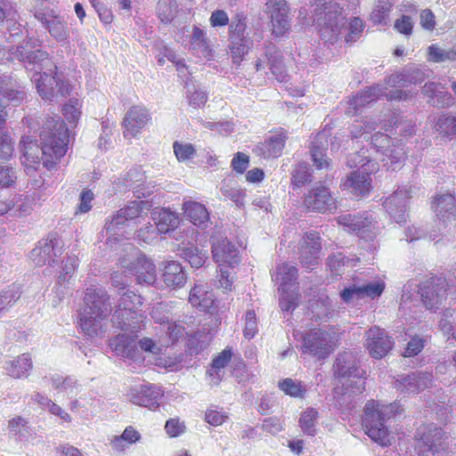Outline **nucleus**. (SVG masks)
Wrapping results in <instances>:
<instances>
[{
    "label": "nucleus",
    "mask_w": 456,
    "mask_h": 456,
    "mask_svg": "<svg viewBox=\"0 0 456 456\" xmlns=\"http://www.w3.org/2000/svg\"><path fill=\"white\" fill-rule=\"evenodd\" d=\"M270 28L275 38L285 37L290 29L289 8L286 0H267Z\"/></svg>",
    "instance_id": "obj_15"
},
{
    "label": "nucleus",
    "mask_w": 456,
    "mask_h": 456,
    "mask_svg": "<svg viewBox=\"0 0 456 456\" xmlns=\"http://www.w3.org/2000/svg\"><path fill=\"white\" fill-rule=\"evenodd\" d=\"M449 282L445 278L432 276L421 281L418 293L424 306L436 310L446 298Z\"/></svg>",
    "instance_id": "obj_11"
},
{
    "label": "nucleus",
    "mask_w": 456,
    "mask_h": 456,
    "mask_svg": "<svg viewBox=\"0 0 456 456\" xmlns=\"http://www.w3.org/2000/svg\"><path fill=\"white\" fill-rule=\"evenodd\" d=\"M258 331L256 315L254 310L247 311L245 314L244 336L252 338Z\"/></svg>",
    "instance_id": "obj_62"
},
{
    "label": "nucleus",
    "mask_w": 456,
    "mask_h": 456,
    "mask_svg": "<svg viewBox=\"0 0 456 456\" xmlns=\"http://www.w3.org/2000/svg\"><path fill=\"white\" fill-rule=\"evenodd\" d=\"M310 4L315 5L312 23L308 20L307 10L304 7L298 12V21L302 26L315 25L317 34L324 44L335 45L341 40L346 23L347 26L344 39L346 44L356 42L362 37L365 23L359 17L346 20L340 4L332 0H310Z\"/></svg>",
    "instance_id": "obj_2"
},
{
    "label": "nucleus",
    "mask_w": 456,
    "mask_h": 456,
    "mask_svg": "<svg viewBox=\"0 0 456 456\" xmlns=\"http://www.w3.org/2000/svg\"><path fill=\"white\" fill-rule=\"evenodd\" d=\"M433 375L427 371H413L397 379L395 387L403 393H419L432 385Z\"/></svg>",
    "instance_id": "obj_21"
},
{
    "label": "nucleus",
    "mask_w": 456,
    "mask_h": 456,
    "mask_svg": "<svg viewBox=\"0 0 456 456\" xmlns=\"http://www.w3.org/2000/svg\"><path fill=\"white\" fill-rule=\"evenodd\" d=\"M26 94L19 84L10 76H0V111H6L8 106H19Z\"/></svg>",
    "instance_id": "obj_19"
},
{
    "label": "nucleus",
    "mask_w": 456,
    "mask_h": 456,
    "mask_svg": "<svg viewBox=\"0 0 456 456\" xmlns=\"http://www.w3.org/2000/svg\"><path fill=\"white\" fill-rule=\"evenodd\" d=\"M431 208L444 227L456 219V201H434Z\"/></svg>",
    "instance_id": "obj_39"
},
{
    "label": "nucleus",
    "mask_w": 456,
    "mask_h": 456,
    "mask_svg": "<svg viewBox=\"0 0 456 456\" xmlns=\"http://www.w3.org/2000/svg\"><path fill=\"white\" fill-rule=\"evenodd\" d=\"M158 18L163 24H170L177 15L176 0H155Z\"/></svg>",
    "instance_id": "obj_37"
},
{
    "label": "nucleus",
    "mask_w": 456,
    "mask_h": 456,
    "mask_svg": "<svg viewBox=\"0 0 456 456\" xmlns=\"http://www.w3.org/2000/svg\"><path fill=\"white\" fill-rule=\"evenodd\" d=\"M391 12V4H377L370 13V20L375 24L386 22Z\"/></svg>",
    "instance_id": "obj_64"
},
{
    "label": "nucleus",
    "mask_w": 456,
    "mask_h": 456,
    "mask_svg": "<svg viewBox=\"0 0 456 456\" xmlns=\"http://www.w3.org/2000/svg\"><path fill=\"white\" fill-rule=\"evenodd\" d=\"M213 293L203 284L195 285L190 291L189 302L200 311H209L214 306Z\"/></svg>",
    "instance_id": "obj_31"
},
{
    "label": "nucleus",
    "mask_w": 456,
    "mask_h": 456,
    "mask_svg": "<svg viewBox=\"0 0 456 456\" xmlns=\"http://www.w3.org/2000/svg\"><path fill=\"white\" fill-rule=\"evenodd\" d=\"M20 286L15 284L0 291V313L11 307L20 297Z\"/></svg>",
    "instance_id": "obj_49"
},
{
    "label": "nucleus",
    "mask_w": 456,
    "mask_h": 456,
    "mask_svg": "<svg viewBox=\"0 0 456 456\" xmlns=\"http://www.w3.org/2000/svg\"><path fill=\"white\" fill-rule=\"evenodd\" d=\"M163 396L160 387L154 385H142L139 390L131 392V401L140 406L154 410L159 407Z\"/></svg>",
    "instance_id": "obj_24"
},
{
    "label": "nucleus",
    "mask_w": 456,
    "mask_h": 456,
    "mask_svg": "<svg viewBox=\"0 0 456 456\" xmlns=\"http://www.w3.org/2000/svg\"><path fill=\"white\" fill-rule=\"evenodd\" d=\"M273 279L281 281V297L280 306L282 311H292L299 304V294L295 291H289V286L297 279V269L296 266L284 263L277 266Z\"/></svg>",
    "instance_id": "obj_9"
},
{
    "label": "nucleus",
    "mask_w": 456,
    "mask_h": 456,
    "mask_svg": "<svg viewBox=\"0 0 456 456\" xmlns=\"http://www.w3.org/2000/svg\"><path fill=\"white\" fill-rule=\"evenodd\" d=\"M232 356V348L226 347L212 360L211 368L208 370V373L210 377L215 378L216 382L222 379L224 369L231 362Z\"/></svg>",
    "instance_id": "obj_36"
},
{
    "label": "nucleus",
    "mask_w": 456,
    "mask_h": 456,
    "mask_svg": "<svg viewBox=\"0 0 456 456\" xmlns=\"http://www.w3.org/2000/svg\"><path fill=\"white\" fill-rule=\"evenodd\" d=\"M37 19L39 20L49 33L58 41L66 40L69 37V30L63 21L57 19V17L52 20H46L44 15H36Z\"/></svg>",
    "instance_id": "obj_42"
},
{
    "label": "nucleus",
    "mask_w": 456,
    "mask_h": 456,
    "mask_svg": "<svg viewBox=\"0 0 456 456\" xmlns=\"http://www.w3.org/2000/svg\"><path fill=\"white\" fill-rule=\"evenodd\" d=\"M7 111H0V159H8L12 156L14 147L10 133L5 129Z\"/></svg>",
    "instance_id": "obj_35"
},
{
    "label": "nucleus",
    "mask_w": 456,
    "mask_h": 456,
    "mask_svg": "<svg viewBox=\"0 0 456 456\" xmlns=\"http://www.w3.org/2000/svg\"><path fill=\"white\" fill-rule=\"evenodd\" d=\"M396 404H381L374 400L365 404L363 427L365 433L375 443L381 446L391 445L394 437L387 426V421L397 412Z\"/></svg>",
    "instance_id": "obj_4"
},
{
    "label": "nucleus",
    "mask_w": 456,
    "mask_h": 456,
    "mask_svg": "<svg viewBox=\"0 0 456 456\" xmlns=\"http://www.w3.org/2000/svg\"><path fill=\"white\" fill-rule=\"evenodd\" d=\"M119 295L111 322L121 330L137 333L145 318L140 309L142 305V297L131 290H126L122 294L119 292Z\"/></svg>",
    "instance_id": "obj_6"
},
{
    "label": "nucleus",
    "mask_w": 456,
    "mask_h": 456,
    "mask_svg": "<svg viewBox=\"0 0 456 456\" xmlns=\"http://www.w3.org/2000/svg\"><path fill=\"white\" fill-rule=\"evenodd\" d=\"M183 206L185 216L193 224L202 226L208 222V211L200 201H184Z\"/></svg>",
    "instance_id": "obj_32"
},
{
    "label": "nucleus",
    "mask_w": 456,
    "mask_h": 456,
    "mask_svg": "<svg viewBox=\"0 0 456 456\" xmlns=\"http://www.w3.org/2000/svg\"><path fill=\"white\" fill-rule=\"evenodd\" d=\"M338 223L347 227L349 232H359L360 231L370 227L371 220L367 213H364V216L346 214L338 217Z\"/></svg>",
    "instance_id": "obj_38"
},
{
    "label": "nucleus",
    "mask_w": 456,
    "mask_h": 456,
    "mask_svg": "<svg viewBox=\"0 0 456 456\" xmlns=\"http://www.w3.org/2000/svg\"><path fill=\"white\" fill-rule=\"evenodd\" d=\"M127 332L111 338L110 340V346L117 355L134 359L137 354L136 343L134 341L136 333Z\"/></svg>",
    "instance_id": "obj_25"
},
{
    "label": "nucleus",
    "mask_w": 456,
    "mask_h": 456,
    "mask_svg": "<svg viewBox=\"0 0 456 456\" xmlns=\"http://www.w3.org/2000/svg\"><path fill=\"white\" fill-rule=\"evenodd\" d=\"M180 255L194 268L201 267L208 258L206 250H200L194 246L182 248L180 249Z\"/></svg>",
    "instance_id": "obj_44"
},
{
    "label": "nucleus",
    "mask_w": 456,
    "mask_h": 456,
    "mask_svg": "<svg viewBox=\"0 0 456 456\" xmlns=\"http://www.w3.org/2000/svg\"><path fill=\"white\" fill-rule=\"evenodd\" d=\"M318 415V411L314 408H308L301 414L299 419V426L305 434L308 436L315 435V423Z\"/></svg>",
    "instance_id": "obj_48"
},
{
    "label": "nucleus",
    "mask_w": 456,
    "mask_h": 456,
    "mask_svg": "<svg viewBox=\"0 0 456 456\" xmlns=\"http://www.w3.org/2000/svg\"><path fill=\"white\" fill-rule=\"evenodd\" d=\"M383 95L379 86H367L348 101L349 109L356 112L360 108L377 102Z\"/></svg>",
    "instance_id": "obj_28"
},
{
    "label": "nucleus",
    "mask_w": 456,
    "mask_h": 456,
    "mask_svg": "<svg viewBox=\"0 0 456 456\" xmlns=\"http://www.w3.org/2000/svg\"><path fill=\"white\" fill-rule=\"evenodd\" d=\"M455 121L456 116H443L436 124V130L445 136L453 135Z\"/></svg>",
    "instance_id": "obj_60"
},
{
    "label": "nucleus",
    "mask_w": 456,
    "mask_h": 456,
    "mask_svg": "<svg viewBox=\"0 0 456 456\" xmlns=\"http://www.w3.org/2000/svg\"><path fill=\"white\" fill-rule=\"evenodd\" d=\"M152 123L150 110L142 104L132 105L125 113L121 122L125 139L139 138L142 131Z\"/></svg>",
    "instance_id": "obj_10"
},
{
    "label": "nucleus",
    "mask_w": 456,
    "mask_h": 456,
    "mask_svg": "<svg viewBox=\"0 0 456 456\" xmlns=\"http://www.w3.org/2000/svg\"><path fill=\"white\" fill-rule=\"evenodd\" d=\"M211 252L214 261L219 265L233 266L240 262L239 250L221 231L211 235Z\"/></svg>",
    "instance_id": "obj_13"
},
{
    "label": "nucleus",
    "mask_w": 456,
    "mask_h": 456,
    "mask_svg": "<svg viewBox=\"0 0 456 456\" xmlns=\"http://www.w3.org/2000/svg\"><path fill=\"white\" fill-rule=\"evenodd\" d=\"M152 218L155 221L156 228L159 233L169 234L176 240V229L180 224V217L177 213L170 208L153 210Z\"/></svg>",
    "instance_id": "obj_23"
},
{
    "label": "nucleus",
    "mask_w": 456,
    "mask_h": 456,
    "mask_svg": "<svg viewBox=\"0 0 456 456\" xmlns=\"http://www.w3.org/2000/svg\"><path fill=\"white\" fill-rule=\"evenodd\" d=\"M15 169L10 166L0 165V188H10L16 183Z\"/></svg>",
    "instance_id": "obj_57"
},
{
    "label": "nucleus",
    "mask_w": 456,
    "mask_h": 456,
    "mask_svg": "<svg viewBox=\"0 0 456 456\" xmlns=\"http://www.w3.org/2000/svg\"><path fill=\"white\" fill-rule=\"evenodd\" d=\"M288 139L287 133L281 131L271 135L257 146L259 155L264 159H275L282 154Z\"/></svg>",
    "instance_id": "obj_26"
},
{
    "label": "nucleus",
    "mask_w": 456,
    "mask_h": 456,
    "mask_svg": "<svg viewBox=\"0 0 456 456\" xmlns=\"http://www.w3.org/2000/svg\"><path fill=\"white\" fill-rule=\"evenodd\" d=\"M58 255H61V246L60 241L51 235V238L38 241L30 252V258L39 266L53 265L57 262L54 257Z\"/></svg>",
    "instance_id": "obj_18"
},
{
    "label": "nucleus",
    "mask_w": 456,
    "mask_h": 456,
    "mask_svg": "<svg viewBox=\"0 0 456 456\" xmlns=\"http://www.w3.org/2000/svg\"><path fill=\"white\" fill-rule=\"evenodd\" d=\"M365 346L373 358L380 359L391 350L393 342L385 330L374 326L366 332Z\"/></svg>",
    "instance_id": "obj_20"
},
{
    "label": "nucleus",
    "mask_w": 456,
    "mask_h": 456,
    "mask_svg": "<svg viewBox=\"0 0 456 456\" xmlns=\"http://www.w3.org/2000/svg\"><path fill=\"white\" fill-rule=\"evenodd\" d=\"M428 59L433 62L454 61L456 60V50L444 51L436 44H433L428 48Z\"/></svg>",
    "instance_id": "obj_51"
},
{
    "label": "nucleus",
    "mask_w": 456,
    "mask_h": 456,
    "mask_svg": "<svg viewBox=\"0 0 456 456\" xmlns=\"http://www.w3.org/2000/svg\"><path fill=\"white\" fill-rule=\"evenodd\" d=\"M37 76V77H35L36 87L41 98L51 102L53 101L56 96V77L45 72L38 73Z\"/></svg>",
    "instance_id": "obj_34"
},
{
    "label": "nucleus",
    "mask_w": 456,
    "mask_h": 456,
    "mask_svg": "<svg viewBox=\"0 0 456 456\" xmlns=\"http://www.w3.org/2000/svg\"><path fill=\"white\" fill-rule=\"evenodd\" d=\"M150 202L151 201H129L126 207L120 208L116 215L111 216V219H108L102 232V236H104L103 233H105V243L113 247V241L117 240V238L112 237L117 234L118 231L124 227L126 221L142 217L144 214H147L151 207Z\"/></svg>",
    "instance_id": "obj_7"
},
{
    "label": "nucleus",
    "mask_w": 456,
    "mask_h": 456,
    "mask_svg": "<svg viewBox=\"0 0 456 456\" xmlns=\"http://www.w3.org/2000/svg\"><path fill=\"white\" fill-rule=\"evenodd\" d=\"M355 383L345 382L341 387L334 388L335 405L343 411L350 412L355 408L354 396L361 393H355Z\"/></svg>",
    "instance_id": "obj_27"
},
{
    "label": "nucleus",
    "mask_w": 456,
    "mask_h": 456,
    "mask_svg": "<svg viewBox=\"0 0 456 456\" xmlns=\"http://www.w3.org/2000/svg\"><path fill=\"white\" fill-rule=\"evenodd\" d=\"M78 265V258L77 256H69L65 261V264L62 267L61 274L59 276L58 282L61 283L69 281L73 273H75L76 268Z\"/></svg>",
    "instance_id": "obj_59"
},
{
    "label": "nucleus",
    "mask_w": 456,
    "mask_h": 456,
    "mask_svg": "<svg viewBox=\"0 0 456 456\" xmlns=\"http://www.w3.org/2000/svg\"><path fill=\"white\" fill-rule=\"evenodd\" d=\"M378 170V165L372 164L371 169L368 170L362 165L361 168L351 172L340 183L342 190L350 191L356 196H368L372 190L371 175Z\"/></svg>",
    "instance_id": "obj_14"
},
{
    "label": "nucleus",
    "mask_w": 456,
    "mask_h": 456,
    "mask_svg": "<svg viewBox=\"0 0 456 456\" xmlns=\"http://www.w3.org/2000/svg\"><path fill=\"white\" fill-rule=\"evenodd\" d=\"M312 175L305 165H298L292 173L291 186L300 188L311 181Z\"/></svg>",
    "instance_id": "obj_53"
},
{
    "label": "nucleus",
    "mask_w": 456,
    "mask_h": 456,
    "mask_svg": "<svg viewBox=\"0 0 456 456\" xmlns=\"http://www.w3.org/2000/svg\"><path fill=\"white\" fill-rule=\"evenodd\" d=\"M111 312L107 291L102 288H87L84 297V307L80 312L79 324L87 337L93 338L102 330V321Z\"/></svg>",
    "instance_id": "obj_3"
},
{
    "label": "nucleus",
    "mask_w": 456,
    "mask_h": 456,
    "mask_svg": "<svg viewBox=\"0 0 456 456\" xmlns=\"http://www.w3.org/2000/svg\"><path fill=\"white\" fill-rule=\"evenodd\" d=\"M279 387L286 395L294 397H303L306 392L305 387H303L300 382L293 380L292 379H283L279 383Z\"/></svg>",
    "instance_id": "obj_54"
},
{
    "label": "nucleus",
    "mask_w": 456,
    "mask_h": 456,
    "mask_svg": "<svg viewBox=\"0 0 456 456\" xmlns=\"http://www.w3.org/2000/svg\"><path fill=\"white\" fill-rule=\"evenodd\" d=\"M249 165V157L244 152L238 151L234 154L231 167L237 174H244Z\"/></svg>",
    "instance_id": "obj_63"
},
{
    "label": "nucleus",
    "mask_w": 456,
    "mask_h": 456,
    "mask_svg": "<svg viewBox=\"0 0 456 456\" xmlns=\"http://www.w3.org/2000/svg\"><path fill=\"white\" fill-rule=\"evenodd\" d=\"M320 250L321 242L318 233L307 232L299 250V261L302 266L314 269L319 264Z\"/></svg>",
    "instance_id": "obj_22"
},
{
    "label": "nucleus",
    "mask_w": 456,
    "mask_h": 456,
    "mask_svg": "<svg viewBox=\"0 0 456 456\" xmlns=\"http://www.w3.org/2000/svg\"><path fill=\"white\" fill-rule=\"evenodd\" d=\"M51 383L55 389L64 391L70 395H77L80 387V385L77 383V380L75 379L74 378H62L58 374H55L51 378Z\"/></svg>",
    "instance_id": "obj_45"
},
{
    "label": "nucleus",
    "mask_w": 456,
    "mask_h": 456,
    "mask_svg": "<svg viewBox=\"0 0 456 456\" xmlns=\"http://www.w3.org/2000/svg\"><path fill=\"white\" fill-rule=\"evenodd\" d=\"M417 439L419 456H444L448 446L445 443V434L441 428L433 424L418 428Z\"/></svg>",
    "instance_id": "obj_8"
},
{
    "label": "nucleus",
    "mask_w": 456,
    "mask_h": 456,
    "mask_svg": "<svg viewBox=\"0 0 456 456\" xmlns=\"http://www.w3.org/2000/svg\"><path fill=\"white\" fill-rule=\"evenodd\" d=\"M310 153L314 165L317 169H328L330 167V159L326 158L325 149L313 144L310 148Z\"/></svg>",
    "instance_id": "obj_56"
},
{
    "label": "nucleus",
    "mask_w": 456,
    "mask_h": 456,
    "mask_svg": "<svg viewBox=\"0 0 456 456\" xmlns=\"http://www.w3.org/2000/svg\"><path fill=\"white\" fill-rule=\"evenodd\" d=\"M118 265L135 276L139 284L153 285L157 281V270L153 261L142 254L132 243L121 245Z\"/></svg>",
    "instance_id": "obj_5"
},
{
    "label": "nucleus",
    "mask_w": 456,
    "mask_h": 456,
    "mask_svg": "<svg viewBox=\"0 0 456 456\" xmlns=\"http://www.w3.org/2000/svg\"><path fill=\"white\" fill-rule=\"evenodd\" d=\"M414 23L412 19L407 15H402L394 22V28L398 33L409 37L413 33Z\"/></svg>",
    "instance_id": "obj_58"
},
{
    "label": "nucleus",
    "mask_w": 456,
    "mask_h": 456,
    "mask_svg": "<svg viewBox=\"0 0 456 456\" xmlns=\"http://www.w3.org/2000/svg\"><path fill=\"white\" fill-rule=\"evenodd\" d=\"M383 207L390 217L397 224L406 221V206L404 201H384Z\"/></svg>",
    "instance_id": "obj_46"
},
{
    "label": "nucleus",
    "mask_w": 456,
    "mask_h": 456,
    "mask_svg": "<svg viewBox=\"0 0 456 456\" xmlns=\"http://www.w3.org/2000/svg\"><path fill=\"white\" fill-rule=\"evenodd\" d=\"M302 351L318 358L326 357L331 351L330 336L321 330H312L303 337Z\"/></svg>",
    "instance_id": "obj_17"
},
{
    "label": "nucleus",
    "mask_w": 456,
    "mask_h": 456,
    "mask_svg": "<svg viewBox=\"0 0 456 456\" xmlns=\"http://www.w3.org/2000/svg\"><path fill=\"white\" fill-rule=\"evenodd\" d=\"M247 29V18L243 13H236L229 24V37L233 44L242 42Z\"/></svg>",
    "instance_id": "obj_43"
},
{
    "label": "nucleus",
    "mask_w": 456,
    "mask_h": 456,
    "mask_svg": "<svg viewBox=\"0 0 456 456\" xmlns=\"http://www.w3.org/2000/svg\"><path fill=\"white\" fill-rule=\"evenodd\" d=\"M312 313L316 321H328L334 312L330 298L325 295H322L312 305Z\"/></svg>",
    "instance_id": "obj_41"
},
{
    "label": "nucleus",
    "mask_w": 456,
    "mask_h": 456,
    "mask_svg": "<svg viewBox=\"0 0 456 456\" xmlns=\"http://www.w3.org/2000/svg\"><path fill=\"white\" fill-rule=\"evenodd\" d=\"M82 102L77 98H70L61 106V111L72 127H76L82 115Z\"/></svg>",
    "instance_id": "obj_40"
},
{
    "label": "nucleus",
    "mask_w": 456,
    "mask_h": 456,
    "mask_svg": "<svg viewBox=\"0 0 456 456\" xmlns=\"http://www.w3.org/2000/svg\"><path fill=\"white\" fill-rule=\"evenodd\" d=\"M33 367L32 359L29 354H22L15 360L5 362L4 370L6 374L14 379H21L28 376Z\"/></svg>",
    "instance_id": "obj_29"
},
{
    "label": "nucleus",
    "mask_w": 456,
    "mask_h": 456,
    "mask_svg": "<svg viewBox=\"0 0 456 456\" xmlns=\"http://www.w3.org/2000/svg\"><path fill=\"white\" fill-rule=\"evenodd\" d=\"M427 340L419 336L412 337L407 343L403 355L411 357L417 355L424 348Z\"/></svg>",
    "instance_id": "obj_61"
},
{
    "label": "nucleus",
    "mask_w": 456,
    "mask_h": 456,
    "mask_svg": "<svg viewBox=\"0 0 456 456\" xmlns=\"http://www.w3.org/2000/svg\"><path fill=\"white\" fill-rule=\"evenodd\" d=\"M165 284L173 289L181 288L186 282V274L181 264L176 261H169L164 267L162 273Z\"/></svg>",
    "instance_id": "obj_30"
},
{
    "label": "nucleus",
    "mask_w": 456,
    "mask_h": 456,
    "mask_svg": "<svg viewBox=\"0 0 456 456\" xmlns=\"http://www.w3.org/2000/svg\"><path fill=\"white\" fill-rule=\"evenodd\" d=\"M190 43L193 49L200 50L202 53H208L210 51L207 34L198 26H193L192 28Z\"/></svg>",
    "instance_id": "obj_52"
},
{
    "label": "nucleus",
    "mask_w": 456,
    "mask_h": 456,
    "mask_svg": "<svg viewBox=\"0 0 456 456\" xmlns=\"http://www.w3.org/2000/svg\"><path fill=\"white\" fill-rule=\"evenodd\" d=\"M9 434L21 441L28 434V421L21 416H15L8 421Z\"/></svg>",
    "instance_id": "obj_47"
},
{
    "label": "nucleus",
    "mask_w": 456,
    "mask_h": 456,
    "mask_svg": "<svg viewBox=\"0 0 456 456\" xmlns=\"http://www.w3.org/2000/svg\"><path fill=\"white\" fill-rule=\"evenodd\" d=\"M39 138L40 146L35 137L21 136L19 143L21 164L27 169H37L42 161L47 170L56 169L69 149V133L66 123L60 117H46Z\"/></svg>",
    "instance_id": "obj_1"
},
{
    "label": "nucleus",
    "mask_w": 456,
    "mask_h": 456,
    "mask_svg": "<svg viewBox=\"0 0 456 456\" xmlns=\"http://www.w3.org/2000/svg\"><path fill=\"white\" fill-rule=\"evenodd\" d=\"M335 375L340 378H347L346 382L355 383V393H362L365 390V381L362 377V370L357 367L355 356L351 352L339 354L334 364Z\"/></svg>",
    "instance_id": "obj_12"
},
{
    "label": "nucleus",
    "mask_w": 456,
    "mask_h": 456,
    "mask_svg": "<svg viewBox=\"0 0 456 456\" xmlns=\"http://www.w3.org/2000/svg\"><path fill=\"white\" fill-rule=\"evenodd\" d=\"M42 41L36 37H28L23 43L11 50L13 59L28 61L31 64H40L49 58V53L41 49Z\"/></svg>",
    "instance_id": "obj_16"
},
{
    "label": "nucleus",
    "mask_w": 456,
    "mask_h": 456,
    "mask_svg": "<svg viewBox=\"0 0 456 456\" xmlns=\"http://www.w3.org/2000/svg\"><path fill=\"white\" fill-rule=\"evenodd\" d=\"M358 288L361 299H374L380 297V295L383 293L385 289V282L382 281H377L362 285H358Z\"/></svg>",
    "instance_id": "obj_50"
},
{
    "label": "nucleus",
    "mask_w": 456,
    "mask_h": 456,
    "mask_svg": "<svg viewBox=\"0 0 456 456\" xmlns=\"http://www.w3.org/2000/svg\"><path fill=\"white\" fill-rule=\"evenodd\" d=\"M174 153L179 162L192 159L196 154V149L191 143H183L175 141L173 143Z\"/></svg>",
    "instance_id": "obj_55"
},
{
    "label": "nucleus",
    "mask_w": 456,
    "mask_h": 456,
    "mask_svg": "<svg viewBox=\"0 0 456 456\" xmlns=\"http://www.w3.org/2000/svg\"><path fill=\"white\" fill-rule=\"evenodd\" d=\"M265 56L268 59L271 72L279 81H283L286 77V69L280 49L275 45H269L265 50Z\"/></svg>",
    "instance_id": "obj_33"
}]
</instances>
